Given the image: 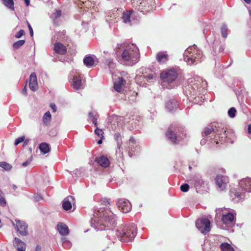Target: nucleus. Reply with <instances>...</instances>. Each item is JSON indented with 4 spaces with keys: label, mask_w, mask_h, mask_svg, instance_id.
Segmentation results:
<instances>
[{
    "label": "nucleus",
    "mask_w": 251,
    "mask_h": 251,
    "mask_svg": "<svg viewBox=\"0 0 251 251\" xmlns=\"http://www.w3.org/2000/svg\"><path fill=\"white\" fill-rule=\"evenodd\" d=\"M212 132L215 134L213 139L216 144H218V141L227 142L230 138L233 133L230 130L225 128L222 123L214 122L205 127L203 133L205 136H209Z\"/></svg>",
    "instance_id": "obj_1"
},
{
    "label": "nucleus",
    "mask_w": 251,
    "mask_h": 251,
    "mask_svg": "<svg viewBox=\"0 0 251 251\" xmlns=\"http://www.w3.org/2000/svg\"><path fill=\"white\" fill-rule=\"evenodd\" d=\"M165 135L174 144H177L186 138L184 128L177 124L170 125L165 132Z\"/></svg>",
    "instance_id": "obj_2"
},
{
    "label": "nucleus",
    "mask_w": 251,
    "mask_h": 251,
    "mask_svg": "<svg viewBox=\"0 0 251 251\" xmlns=\"http://www.w3.org/2000/svg\"><path fill=\"white\" fill-rule=\"evenodd\" d=\"M137 228L133 224L123 225L117 231V235L122 242L131 241L136 234Z\"/></svg>",
    "instance_id": "obj_3"
},
{
    "label": "nucleus",
    "mask_w": 251,
    "mask_h": 251,
    "mask_svg": "<svg viewBox=\"0 0 251 251\" xmlns=\"http://www.w3.org/2000/svg\"><path fill=\"white\" fill-rule=\"evenodd\" d=\"M123 60L128 62L129 65H133L139 60L140 53L138 48H126L121 55Z\"/></svg>",
    "instance_id": "obj_4"
},
{
    "label": "nucleus",
    "mask_w": 251,
    "mask_h": 251,
    "mask_svg": "<svg viewBox=\"0 0 251 251\" xmlns=\"http://www.w3.org/2000/svg\"><path fill=\"white\" fill-rule=\"evenodd\" d=\"M99 218L102 226L100 228L101 230L105 229L106 227L113 226L115 223V215L108 209L102 211Z\"/></svg>",
    "instance_id": "obj_5"
},
{
    "label": "nucleus",
    "mask_w": 251,
    "mask_h": 251,
    "mask_svg": "<svg viewBox=\"0 0 251 251\" xmlns=\"http://www.w3.org/2000/svg\"><path fill=\"white\" fill-rule=\"evenodd\" d=\"M201 56V51L198 48H186L184 53V60L189 65L200 61Z\"/></svg>",
    "instance_id": "obj_6"
},
{
    "label": "nucleus",
    "mask_w": 251,
    "mask_h": 251,
    "mask_svg": "<svg viewBox=\"0 0 251 251\" xmlns=\"http://www.w3.org/2000/svg\"><path fill=\"white\" fill-rule=\"evenodd\" d=\"M197 228L203 234H206L211 229L210 222L207 218H201L196 222Z\"/></svg>",
    "instance_id": "obj_7"
},
{
    "label": "nucleus",
    "mask_w": 251,
    "mask_h": 251,
    "mask_svg": "<svg viewBox=\"0 0 251 251\" xmlns=\"http://www.w3.org/2000/svg\"><path fill=\"white\" fill-rule=\"evenodd\" d=\"M177 74L174 70H168L162 72L160 74V77L164 82L171 83L176 80Z\"/></svg>",
    "instance_id": "obj_8"
},
{
    "label": "nucleus",
    "mask_w": 251,
    "mask_h": 251,
    "mask_svg": "<svg viewBox=\"0 0 251 251\" xmlns=\"http://www.w3.org/2000/svg\"><path fill=\"white\" fill-rule=\"evenodd\" d=\"M216 184L221 191L226 189L229 179L227 176L222 175H218L215 178Z\"/></svg>",
    "instance_id": "obj_9"
},
{
    "label": "nucleus",
    "mask_w": 251,
    "mask_h": 251,
    "mask_svg": "<svg viewBox=\"0 0 251 251\" xmlns=\"http://www.w3.org/2000/svg\"><path fill=\"white\" fill-rule=\"evenodd\" d=\"M16 224L13 223L16 230L22 236H26L28 234V225L24 221L19 220H15Z\"/></svg>",
    "instance_id": "obj_10"
},
{
    "label": "nucleus",
    "mask_w": 251,
    "mask_h": 251,
    "mask_svg": "<svg viewBox=\"0 0 251 251\" xmlns=\"http://www.w3.org/2000/svg\"><path fill=\"white\" fill-rule=\"evenodd\" d=\"M116 204L119 210L124 213L129 212L131 209V205L126 200L120 199L117 201Z\"/></svg>",
    "instance_id": "obj_11"
},
{
    "label": "nucleus",
    "mask_w": 251,
    "mask_h": 251,
    "mask_svg": "<svg viewBox=\"0 0 251 251\" xmlns=\"http://www.w3.org/2000/svg\"><path fill=\"white\" fill-rule=\"evenodd\" d=\"M126 84V81L123 77H119L114 83V88L118 92H122Z\"/></svg>",
    "instance_id": "obj_12"
},
{
    "label": "nucleus",
    "mask_w": 251,
    "mask_h": 251,
    "mask_svg": "<svg viewBox=\"0 0 251 251\" xmlns=\"http://www.w3.org/2000/svg\"><path fill=\"white\" fill-rule=\"evenodd\" d=\"M240 187L246 192H251V179L246 178L241 180L239 182Z\"/></svg>",
    "instance_id": "obj_13"
},
{
    "label": "nucleus",
    "mask_w": 251,
    "mask_h": 251,
    "mask_svg": "<svg viewBox=\"0 0 251 251\" xmlns=\"http://www.w3.org/2000/svg\"><path fill=\"white\" fill-rule=\"evenodd\" d=\"M29 87L33 91H36L37 89L38 83L36 75L35 73H32L30 75Z\"/></svg>",
    "instance_id": "obj_14"
},
{
    "label": "nucleus",
    "mask_w": 251,
    "mask_h": 251,
    "mask_svg": "<svg viewBox=\"0 0 251 251\" xmlns=\"http://www.w3.org/2000/svg\"><path fill=\"white\" fill-rule=\"evenodd\" d=\"M13 246L16 248L17 251H25V244L20 239L15 237L13 241Z\"/></svg>",
    "instance_id": "obj_15"
},
{
    "label": "nucleus",
    "mask_w": 251,
    "mask_h": 251,
    "mask_svg": "<svg viewBox=\"0 0 251 251\" xmlns=\"http://www.w3.org/2000/svg\"><path fill=\"white\" fill-rule=\"evenodd\" d=\"M156 59L160 64H164L169 60V55L167 51H160L156 54Z\"/></svg>",
    "instance_id": "obj_16"
},
{
    "label": "nucleus",
    "mask_w": 251,
    "mask_h": 251,
    "mask_svg": "<svg viewBox=\"0 0 251 251\" xmlns=\"http://www.w3.org/2000/svg\"><path fill=\"white\" fill-rule=\"evenodd\" d=\"M95 161L99 165L104 168L108 167L110 164L109 160L106 157L104 156L97 157L95 158Z\"/></svg>",
    "instance_id": "obj_17"
},
{
    "label": "nucleus",
    "mask_w": 251,
    "mask_h": 251,
    "mask_svg": "<svg viewBox=\"0 0 251 251\" xmlns=\"http://www.w3.org/2000/svg\"><path fill=\"white\" fill-rule=\"evenodd\" d=\"M57 228L59 233L62 236H66L69 233L68 227L64 223H59L57 225Z\"/></svg>",
    "instance_id": "obj_18"
},
{
    "label": "nucleus",
    "mask_w": 251,
    "mask_h": 251,
    "mask_svg": "<svg viewBox=\"0 0 251 251\" xmlns=\"http://www.w3.org/2000/svg\"><path fill=\"white\" fill-rule=\"evenodd\" d=\"M74 200V197L71 196H69L65 198L62 202V208L66 211L70 210L72 207L71 200Z\"/></svg>",
    "instance_id": "obj_19"
},
{
    "label": "nucleus",
    "mask_w": 251,
    "mask_h": 251,
    "mask_svg": "<svg viewBox=\"0 0 251 251\" xmlns=\"http://www.w3.org/2000/svg\"><path fill=\"white\" fill-rule=\"evenodd\" d=\"M234 220V216L231 213H228L227 214L223 215L222 217V221L225 225L232 224Z\"/></svg>",
    "instance_id": "obj_20"
},
{
    "label": "nucleus",
    "mask_w": 251,
    "mask_h": 251,
    "mask_svg": "<svg viewBox=\"0 0 251 251\" xmlns=\"http://www.w3.org/2000/svg\"><path fill=\"white\" fill-rule=\"evenodd\" d=\"M165 106L168 110L171 112L177 108L178 103L176 100L171 99L166 102Z\"/></svg>",
    "instance_id": "obj_21"
},
{
    "label": "nucleus",
    "mask_w": 251,
    "mask_h": 251,
    "mask_svg": "<svg viewBox=\"0 0 251 251\" xmlns=\"http://www.w3.org/2000/svg\"><path fill=\"white\" fill-rule=\"evenodd\" d=\"M73 87L76 90H79L82 88L81 78L80 76H75L73 78Z\"/></svg>",
    "instance_id": "obj_22"
},
{
    "label": "nucleus",
    "mask_w": 251,
    "mask_h": 251,
    "mask_svg": "<svg viewBox=\"0 0 251 251\" xmlns=\"http://www.w3.org/2000/svg\"><path fill=\"white\" fill-rule=\"evenodd\" d=\"M133 13V10H129L124 12L122 16L123 22L126 24L130 23L131 15Z\"/></svg>",
    "instance_id": "obj_23"
},
{
    "label": "nucleus",
    "mask_w": 251,
    "mask_h": 251,
    "mask_svg": "<svg viewBox=\"0 0 251 251\" xmlns=\"http://www.w3.org/2000/svg\"><path fill=\"white\" fill-rule=\"evenodd\" d=\"M83 63L87 67H92L94 65L95 61L92 57L86 56L83 59Z\"/></svg>",
    "instance_id": "obj_24"
},
{
    "label": "nucleus",
    "mask_w": 251,
    "mask_h": 251,
    "mask_svg": "<svg viewBox=\"0 0 251 251\" xmlns=\"http://www.w3.org/2000/svg\"><path fill=\"white\" fill-rule=\"evenodd\" d=\"M220 248L221 251H235L233 247L227 242L221 244Z\"/></svg>",
    "instance_id": "obj_25"
},
{
    "label": "nucleus",
    "mask_w": 251,
    "mask_h": 251,
    "mask_svg": "<svg viewBox=\"0 0 251 251\" xmlns=\"http://www.w3.org/2000/svg\"><path fill=\"white\" fill-rule=\"evenodd\" d=\"M242 192L240 191V188H238L235 189H230V195L232 199L239 198L241 196Z\"/></svg>",
    "instance_id": "obj_26"
},
{
    "label": "nucleus",
    "mask_w": 251,
    "mask_h": 251,
    "mask_svg": "<svg viewBox=\"0 0 251 251\" xmlns=\"http://www.w3.org/2000/svg\"><path fill=\"white\" fill-rule=\"evenodd\" d=\"M51 120V115L50 111H47L45 113L43 117V122L44 125L48 126L50 125Z\"/></svg>",
    "instance_id": "obj_27"
},
{
    "label": "nucleus",
    "mask_w": 251,
    "mask_h": 251,
    "mask_svg": "<svg viewBox=\"0 0 251 251\" xmlns=\"http://www.w3.org/2000/svg\"><path fill=\"white\" fill-rule=\"evenodd\" d=\"M39 149L44 154L48 153L50 151L49 145L46 143H42L40 144L39 145Z\"/></svg>",
    "instance_id": "obj_28"
},
{
    "label": "nucleus",
    "mask_w": 251,
    "mask_h": 251,
    "mask_svg": "<svg viewBox=\"0 0 251 251\" xmlns=\"http://www.w3.org/2000/svg\"><path fill=\"white\" fill-rule=\"evenodd\" d=\"M3 1V4L5 6L9 8L10 9L12 10H14V0H2Z\"/></svg>",
    "instance_id": "obj_29"
},
{
    "label": "nucleus",
    "mask_w": 251,
    "mask_h": 251,
    "mask_svg": "<svg viewBox=\"0 0 251 251\" xmlns=\"http://www.w3.org/2000/svg\"><path fill=\"white\" fill-rule=\"evenodd\" d=\"M114 139L117 142V147L118 149H120L122 147V137L121 134L119 132L116 133L114 135Z\"/></svg>",
    "instance_id": "obj_30"
},
{
    "label": "nucleus",
    "mask_w": 251,
    "mask_h": 251,
    "mask_svg": "<svg viewBox=\"0 0 251 251\" xmlns=\"http://www.w3.org/2000/svg\"><path fill=\"white\" fill-rule=\"evenodd\" d=\"M228 28L226 25L223 24L221 28V32L223 38H226L227 36Z\"/></svg>",
    "instance_id": "obj_31"
},
{
    "label": "nucleus",
    "mask_w": 251,
    "mask_h": 251,
    "mask_svg": "<svg viewBox=\"0 0 251 251\" xmlns=\"http://www.w3.org/2000/svg\"><path fill=\"white\" fill-rule=\"evenodd\" d=\"M89 117L96 127L97 126V118L92 112L89 113Z\"/></svg>",
    "instance_id": "obj_32"
},
{
    "label": "nucleus",
    "mask_w": 251,
    "mask_h": 251,
    "mask_svg": "<svg viewBox=\"0 0 251 251\" xmlns=\"http://www.w3.org/2000/svg\"><path fill=\"white\" fill-rule=\"evenodd\" d=\"M0 167L6 171H9L12 168L11 165L5 162H0Z\"/></svg>",
    "instance_id": "obj_33"
},
{
    "label": "nucleus",
    "mask_w": 251,
    "mask_h": 251,
    "mask_svg": "<svg viewBox=\"0 0 251 251\" xmlns=\"http://www.w3.org/2000/svg\"><path fill=\"white\" fill-rule=\"evenodd\" d=\"M194 184L196 187L201 186L204 184V181L201 177H196L195 179Z\"/></svg>",
    "instance_id": "obj_34"
},
{
    "label": "nucleus",
    "mask_w": 251,
    "mask_h": 251,
    "mask_svg": "<svg viewBox=\"0 0 251 251\" xmlns=\"http://www.w3.org/2000/svg\"><path fill=\"white\" fill-rule=\"evenodd\" d=\"M55 53L60 54H65L67 52L66 48H53Z\"/></svg>",
    "instance_id": "obj_35"
},
{
    "label": "nucleus",
    "mask_w": 251,
    "mask_h": 251,
    "mask_svg": "<svg viewBox=\"0 0 251 251\" xmlns=\"http://www.w3.org/2000/svg\"><path fill=\"white\" fill-rule=\"evenodd\" d=\"M152 0H142V2L140 3V5L144 7L149 6L151 4Z\"/></svg>",
    "instance_id": "obj_36"
},
{
    "label": "nucleus",
    "mask_w": 251,
    "mask_h": 251,
    "mask_svg": "<svg viewBox=\"0 0 251 251\" xmlns=\"http://www.w3.org/2000/svg\"><path fill=\"white\" fill-rule=\"evenodd\" d=\"M95 133L98 135L99 137H100V138L103 139V132L102 129L98 128V127L95 130Z\"/></svg>",
    "instance_id": "obj_37"
},
{
    "label": "nucleus",
    "mask_w": 251,
    "mask_h": 251,
    "mask_svg": "<svg viewBox=\"0 0 251 251\" xmlns=\"http://www.w3.org/2000/svg\"><path fill=\"white\" fill-rule=\"evenodd\" d=\"M236 113V110L234 107L230 108L228 111L229 116L231 118L235 117Z\"/></svg>",
    "instance_id": "obj_38"
},
{
    "label": "nucleus",
    "mask_w": 251,
    "mask_h": 251,
    "mask_svg": "<svg viewBox=\"0 0 251 251\" xmlns=\"http://www.w3.org/2000/svg\"><path fill=\"white\" fill-rule=\"evenodd\" d=\"M189 189V186L188 184L185 183L181 185L180 190L183 192H186L188 191Z\"/></svg>",
    "instance_id": "obj_39"
},
{
    "label": "nucleus",
    "mask_w": 251,
    "mask_h": 251,
    "mask_svg": "<svg viewBox=\"0 0 251 251\" xmlns=\"http://www.w3.org/2000/svg\"><path fill=\"white\" fill-rule=\"evenodd\" d=\"M25 43V41L24 40H21L18 41L13 44V47H20L23 46Z\"/></svg>",
    "instance_id": "obj_40"
},
{
    "label": "nucleus",
    "mask_w": 251,
    "mask_h": 251,
    "mask_svg": "<svg viewBox=\"0 0 251 251\" xmlns=\"http://www.w3.org/2000/svg\"><path fill=\"white\" fill-rule=\"evenodd\" d=\"M25 139V136H21L19 138H18L16 140H15V143H14V145L15 146H17L19 144L23 142L24 141Z\"/></svg>",
    "instance_id": "obj_41"
},
{
    "label": "nucleus",
    "mask_w": 251,
    "mask_h": 251,
    "mask_svg": "<svg viewBox=\"0 0 251 251\" xmlns=\"http://www.w3.org/2000/svg\"><path fill=\"white\" fill-rule=\"evenodd\" d=\"M223 48H213L212 53H213L214 55H216L217 54V52H218L219 53L223 52Z\"/></svg>",
    "instance_id": "obj_42"
},
{
    "label": "nucleus",
    "mask_w": 251,
    "mask_h": 251,
    "mask_svg": "<svg viewBox=\"0 0 251 251\" xmlns=\"http://www.w3.org/2000/svg\"><path fill=\"white\" fill-rule=\"evenodd\" d=\"M25 34V31L23 29H21L18 33L15 35V37L19 38L22 37Z\"/></svg>",
    "instance_id": "obj_43"
},
{
    "label": "nucleus",
    "mask_w": 251,
    "mask_h": 251,
    "mask_svg": "<svg viewBox=\"0 0 251 251\" xmlns=\"http://www.w3.org/2000/svg\"><path fill=\"white\" fill-rule=\"evenodd\" d=\"M129 145L133 146L134 145H135L136 144V141L133 136H131L129 140Z\"/></svg>",
    "instance_id": "obj_44"
},
{
    "label": "nucleus",
    "mask_w": 251,
    "mask_h": 251,
    "mask_svg": "<svg viewBox=\"0 0 251 251\" xmlns=\"http://www.w3.org/2000/svg\"><path fill=\"white\" fill-rule=\"evenodd\" d=\"M61 12L60 10H56L53 13L54 17L56 19L61 16Z\"/></svg>",
    "instance_id": "obj_45"
},
{
    "label": "nucleus",
    "mask_w": 251,
    "mask_h": 251,
    "mask_svg": "<svg viewBox=\"0 0 251 251\" xmlns=\"http://www.w3.org/2000/svg\"><path fill=\"white\" fill-rule=\"evenodd\" d=\"M26 24H27L28 28L29 30L30 35L31 36H32L33 35V29H32L30 25L28 22V21H26Z\"/></svg>",
    "instance_id": "obj_46"
},
{
    "label": "nucleus",
    "mask_w": 251,
    "mask_h": 251,
    "mask_svg": "<svg viewBox=\"0 0 251 251\" xmlns=\"http://www.w3.org/2000/svg\"><path fill=\"white\" fill-rule=\"evenodd\" d=\"M131 46H136L134 44H131L129 42H125L122 45V47H130Z\"/></svg>",
    "instance_id": "obj_47"
},
{
    "label": "nucleus",
    "mask_w": 251,
    "mask_h": 251,
    "mask_svg": "<svg viewBox=\"0 0 251 251\" xmlns=\"http://www.w3.org/2000/svg\"><path fill=\"white\" fill-rule=\"evenodd\" d=\"M51 108L52 109L53 112H55L56 111V106L55 103H51L50 105Z\"/></svg>",
    "instance_id": "obj_48"
},
{
    "label": "nucleus",
    "mask_w": 251,
    "mask_h": 251,
    "mask_svg": "<svg viewBox=\"0 0 251 251\" xmlns=\"http://www.w3.org/2000/svg\"><path fill=\"white\" fill-rule=\"evenodd\" d=\"M54 47H56V48H58V47H65V46L63 45L62 43H59V42H56L55 43V44H54Z\"/></svg>",
    "instance_id": "obj_49"
},
{
    "label": "nucleus",
    "mask_w": 251,
    "mask_h": 251,
    "mask_svg": "<svg viewBox=\"0 0 251 251\" xmlns=\"http://www.w3.org/2000/svg\"><path fill=\"white\" fill-rule=\"evenodd\" d=\"M31 162V160H27L25 162H24L23 164H22V165L23 167H26L27 166L28 164H30Z\"/></svg>",
    "instance_id": "obj_50"
},
{
    "label": "nucleus",
    "mask_w": 251,
    "mask_h": 251,
    "mask_svg": "<svg viewBox=\"0 0 251 251\" xmlns=\"http://www.w3.org/2000/svg\"><path fill=\"white\" fill-rule=\"evenodd\" d=\"M22 93L25 95H26L27 94V90H26V86H25V87L24 88V89H23Z\"/></svg>",
    "instance_id": "obj_51"
},
{
    "label": "nucleus",
    "mask_w": 251,
    "mask_h": 251,
    "mask_svg": "<svg viewBox=\"0 0 251 251\" xmlns=\"http://www.w3.org/2000/svg\"><path fill=\"white\" fill-rule=\"evenodd\" d=\"M147 77L149 79H152L153 78V75L152 74H150L149 75H147Z\"/></svg>",
    "instance_id": "obj_52"
},
{
    "label": "nucleus",
    "mask_w": 251,
    "mask_h": 251,
    "mask_svg": "<svg viewBox=\"0 0 251 251\" xmlns=\"http://www.w3.org/2000/svg\"><path fill=\"white\" fill-rule=\"evenodd\" d=\"M248 132L249 134H251V124L248 125Z\"/></svg>",
    "instance_id": "obj_53"
},
{
    "label": "nucleus",
    "mask_w": 251,
    "mask_h": 251,
    "mask_svg": "<svg viewBox=\"0 0 251 251\" xmlns=\"http://www.w3.org/2000/svg\"><path fill=\"white\" fill-rule=\"evenodd\" d=\"M28 142H29L28 139H26V140L25 139L24 141L23 142H24L23 146L24 147L28 143Z\"/></svg>",
    "instance_id": "obj_54"
},
{
    "label": "nucleus",
    "mask_w": 251,
    "mask_h": 251,
    "mask_svg": "<svg viewBox=\"0 0 251 251\" xmlns=\"http://www.w3.org/2000/svg\"><path fill=\"white\" fill-rule=\"evenodd\" d=\"M24 1L25 3L26 6H28L29 5L30 0H24Z\"/></svg>",
    "instance_id": "obj_55"
},
{
    "label": "nucleus",
    "mask_w": 251,
    "mask_h": 251,
    "mask_svg": "<svg viewBox=\"0 0 251 251\" xmlns=\"http://www.w3.org/2000/svg\"><path fill=\"white\" fill-rule=\"evenodd\" d=\"M244 0L246 3H247L248 4H249L251 2V0Z\"/></svg>",
    "instance_id": "obj_56"
},
{
    "label": "nucleus",
    "mask_w": 251,
    "mask_h": 251,
    "mask_svg": "<svg viewBox=\"0 0 251 251\" xmlns=\"http://www.w3.org/2000/svg\"><path fill=\"white\" fill-rule=\"evenodd\" d=\"M102 139L100 138V139L98 141V144H101L102 143Z\"/></svg>",
    "instance_id": "obj_57"
},
{
    "label": "nucleus",
    "mask_w": 251,
    "mask_h": 251,
    "mask_svg": "<svg viewBox=\"0 0 251 251\" xmlns=\"http://www.w3.org/2000/svg\"><path fill=\"white\" fill-rule=\"evenodd\" d=\"M192 169V166H189V170H190V171H191Z\"/></svg>",
    "instance_id": "obj_58"
},
{
    "label": "nucleus",
    "mask_w": 251,
    "mask_h": 251,
    "mask_svg": "<svg viewBox=\"0 0 251 251\" xmlns=\"http://www.w3.org/2000/svg\"><path fill=\"white\" fill-rule=\"evenodd\" d=\"M249 12L250 15L251 16V10H250Z\"/></svg>",
    "instance_id": "obj_59"
},
{
    "label": "nucleus",
    "mask_w": 251,
    "mask_h": 251,
    "mask_svg": "<svg viewBox=\"0 0 251 251\" xmlns=\"http://www.w3.org/2000/svg\"><path fill=\"white\" fill-rule=\"evenodd\" d=\"M13 188H14V189H15L17 188V187L15 185H13Z\"/></svg>",
    "instance_id": "obj_60"
},
{
    "label": "nucleus",
    "mask_w": 251,
    "mask_h": 251,
    "mask_svg": "<svg viewBox=\"0 0 251 251\" xmlns=\"http://www.w3.org/2000/svg\"><path fill=\"white\" fill-rule=\"evenodd\" d=\"M112 61H109L108 65H110V64H111Z\"/></svg>",
    "instance_id": "obj_61"
}]
</instances>
